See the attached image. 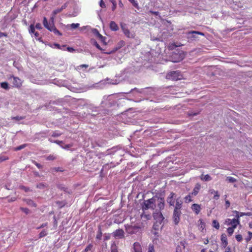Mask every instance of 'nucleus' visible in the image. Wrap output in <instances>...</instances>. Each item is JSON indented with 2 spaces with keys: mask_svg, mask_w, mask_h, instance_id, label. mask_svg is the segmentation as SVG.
Returning <instances> with one entry per match:
<instances>
[{
  "mask_svg": "<svg viewBox=\"0 0 252 252\" xmlns=\"http://www.w3.org/2000/svg\"><path fill=\"white\" fill-rule=\"evenodd\" d=\"M166 78L169 80H178L181 79L183 78V76L179 70L172 71L167 73Z\"/></svg>",
  "mask_w": 252,
  "mask_h": 252,
  "instance_id": "1",
  "label": "nucleus"
},
{
  "mask_svg": "<svg viewBox=\"0 0 252 252\" xmlns=\"http://www.w3.org/2000/svg\"><path fill=\"white\" fill-rule=\"evenodd\" d=\"M185 55L182 51L174 52L171 55V61L173 63H178L182 61Z\"/></svg>",
  "mask_w": 252,
  "mask_h": 252,
  "instance_id": "2",
  "label": "nucleus"
},
{
  "mask_svg": "<svg viewBox=\"0 0 252 252\" xmlns=\"http://www.w3.org/2000/svg\"><path fill=\"white\" fill-rule=\"evenodd\" d=\"M156 208L155 200L153 198H151L145 200L142 204V209L144 211L148 209H154Z\"/></svg>",
  "mask_w": 252,
  "mask_h": 252,
  "instance_id": "3",
  "label": "nucleus"
},
{
  "mask_svg": "<svg viewBox=\"0 0 252 252\" xmlns=\"http://www.w3.org/2000/svg\"><path fill=\"white\" fill-rule=\"evenodd\" d=\"M187 34L189 35L188 38L191 40H196L197 39V37L196 36V34L200 35L202 36L205 35L203 32L194 31L189 32L187 33Z\"/></svg>",
  "mask_w": 252,
  "mask_h": 252,
  "instance_id": "4",
  "label": "nucleus"
},
{
  "mask_svg": "<svg viewBox=\"0 0 252 252\" xmlns=\"http://www.w3.org/2000/svg\"><path fill=\"white\" fill-rule=\"evenodd\" d=\"M12 78H13V79L12 83L14 87L17 88H19L22 86V81L19 77H15L13 75H10V76L8 78V79L9 80Z\"/></svg>",
  "mask_w": 252,
  "mask_h": 252,
  "instance_id": "5",
  "label": "nucleus"
},
{
  "mask_svg": "<svg viewBox=\"0 0 252 252\" xmlns=\"http://www.w3.org/2000/svg\"><path fill=\"white\" fill-rule=\"evenodd\" d=\"M181 215V211H173V221L175 225H178L179 224L180 220Z\"/></svg>",
  "mask_w": 252,
  "mask_h": 252,
  "instance_id": "6",
  "label": "nucleus"
},
{
  "mask_svg": "<svg viewBox=\"0 0 252 252\" xmlns=\"http://www.w3.org/2000/svg\"><path fill=\"white\" fill-rule=\"evenodd\" d=\"M125 232L122 229L116 230L113 233V235L116 239H122L124 238Z\"/></svg>",
  "mask_w": 252,
  "mask_h": 252,
  "instance_id": "7",
  "label": "nucleus"
},
{
  "mask_svg": "<svg viewBox=\"0 0 252 252\" xmlns=\"http://www.w3.org/2000/svg\"><path fill=\"white\" fill-rule=\"evenodd\" d=\"M140 227L138 226H130L129 225L126 227V231L129 234H134L138 231Z\"/></svg>",
  "mask_w": 252,
  "mask_h": 252,
  "instance_id": "8",
  "label": "nucleus"
},
{
  "mask_svg": "<svg viewBox=\"0 0 252 252\" xmlns=\"http://www.w3.org/2000/svg\"><path fill=\"white\" fill-rule=\"evenodd\" d=\"M122 30L125 34V35L128 37V38H133L134 36L132 34H131L129 31V30L126 28V24H121V25Z\"/></svg>",
  "mask_w": 252,
  "mask_h": 252,
  "instance_id": "9",
  "label": "nucleus"
},
{
  "mask_svg": "<svg viewBox=\"0 0 252 252\" xmlns=\"http://www.w3.org/2000/svg\"><path fill=\"white\" fill-rule=\"evenodd\" d=\"M175 194L173 192H171L167 199V202L169 203L170 206H174L175 204L174 196Z\"/></svg>",
  "mask_w": 252,
  "mask_h": 252,
  "instance_id": "10",
  "label": "nucleus"
},
{
  "mask_svg": "<svg viewBox=\"0 0 252 252\" xmlns=\"http://www.w3.org/2000/svg\"><path fill=\"white\" fill-rule=\"evenodd\" d=\"M183 201L182 199L180 198H178L176 200V204L174 209V211H181L180 209L182 207Z\"/></svg>",
  "mask_w": 252,
  "mask_h": 252,
  "instance_id": "11",
  "label": "nucleus"
},
{
  "mask_svg": "<svg viewBox=\"0 0 252 252\" xmlns=\"http://www.w3.org/2000/svg\"><path fill=\"white\" fill-rule=\"evenodd\" d=\"M220 240L221 242L222 246L224 248H226V246L228 245V241H227V237H226V235L225 234L223 233L221 234V237H220Z\"/></svg>",
  "mask_w": 252,
  "mask_h": 252,
  "instance_id": "12",
  "label": "nucleus"
},
{
  "mask_svg": "<svg viewBox=\"0 0 252 252\" xmlns=\"http://www.w3.org/2000/svg\"><path fill=\"white\" fill-rule=\"evenodd\" d=\"M191 209L196 215H198L200 213L201 209L200 205L195 203L191 205Z\"/></svg>",
  "mask_w": 252,
  "mask_h": 252,
  "instance_id": "13",
  "label": "nucleus"
},
{
  "mask_svg": "<svg viewBox=\"0 0 252 252\" xmlns=\"http://www.w3.org/2000/svg\"><path fill=\"white\" fill-rule=\"evenodd\" d=\"M157 222V221H156V222H155L154 223L152 229L151 230L152 234H153L155 236V237L154 238V239L153 240V243H154L155 241L156 242V241H157L156 235L158 233L157 232L158 225H157V224H156Z\"/></svg>",
  "mask_w": 252,
  "mask_h": 252,
  "instance_id": "14",
  "label": "nucleus"
},
{
  "mask_svg": "<svg viewBox=\"0 0 252 252\" xmlns=\"http://www.w3.org/2000/svg\"><path fill=\"white\" fill-rule=\"evenodd\" d=\"M200 188H201V185L199 183H197L195 185V186L193 189V191L190 193L192 195L196 196L199 192Z\"/></svg>",
  "mask_w": 252,
  "mask_h": 252,
  "instance_id": "15",
  "label": "nucleus"
},
{
  "mask_svg": "<svg viewBox=\"0 0 252 252\" xmlns=\"http://www.w3.org/2000/svg\"><path fill=\"white\" fill-rule=\"evenodd\" d=\"M66 7V4H64L62 6V7L60 8H57L55 9L52 13L53 17L52 18H54V17L55 16L56 14H57L61 12L64 9H65Z\"/></svg>",
  "mask_w": 252,
  "mask_h": 252,
  "instance_id": "16",
  "label": "nucleus"
},
{
  "mask_svg": "<svg viewBox=\"0 0 252 252\" xmlns=\"http://www.w3.org/2000/svg\"><path fill=\"white\" fill-rule=\"evenodd\" d=\"M237 219H232L231 221L230 222V224L232 225V226L233 228H236L237 226L238 225V224H239V216L238 215L237 216Z\"/></svg>",
  "mask_w": 252,
  "mask_h": 252,
  "instance_id": "17",
  "label": "nucleus"
},
{
  "mask_svg": "<svg viewBox=\"0 0 252 252\" xmlns=\"http://www.w3.org/2000/svg\"><path fill=\"white\" fill-rule=\"evenodd\" d=\"M133 250L134 252H142L140 244L138 242H135L133 244Z\"/></svg>",
  "mask_w": 252,
  "mask_h": 252,
  "instance_id": "18",
  "label": "nucleus"
},
{
  "mask_svg": "<svg viewBox=\"0 0 252 252\" xmlns=\"http://www.w3.org/2000/svg\"><path fill=\"white\" fill-rule=\"evenodd\" d=\"M43 24L44 26L49 30V29H51L52 26H54L53 24H49L48 20L46 17H44L43 20Z\"/></svg>",
  "mask_w": 252,
  "mask_h": 252,
  "instance_id": "19",
  "label": "nucleus"
},
{
  "mask_svg": "<svg viewBox=\"0 0 252 252\" xmlns=\"http://www.w3.org/2000/svg\"><path fill=\"white\" fill-rule=\"evenodd\" d=\"M110 28L113 31H117L119 30L118 25L114 21H111L110 22Z\"/></svg>",
  "mask_w": 252,
  "mask_h": 252,
  "instance_id": "20",
  "label": "nucleus"
},
{
  "mask_svg": "<svg viewBox=\"0 0 252 252\" xmlns=\"http://www.w3.org/2000/svg\"><path fill=\"white\" fill-rule=\"evenodd\" d=\"M200 179L201 180L205 181H208L212 180V178L208 174L205 175H202L200 177Z\"/></svg>",
  "mask_w": 252,
  "mask_h": 252,
  "instance_id": "21",
  "label": "nucleus"
},
{
  "mask_svg": "<svg viewBox=\"0 0 252 252\" xmlns=\"http://www.w3.org/2000/svg\"><path fill=\"white\" fill-rule=\"evenodd\" d=\"M110 250L111 252H118V247L115 242L112 243Z\"/></svg>",
  "mask_w": 252,
  "mask_h": 252,
  "instance_id": "22",
  "label": "nucleus"
},
{
  "mask_svg": "<svg viewBox=\"0 0 252 252\" xmlns=\"http://www.w3.org/2000/svg\"><path fill=\"white\" fill-rule=\"evenodd\" d=\"M49 30L51 32H54L55 34H58L60 35H62V33L60 32V31L57 29L55 26L54 25L52 26L51 29H49Z\"/></svg>",
  "mask_w": 252,
  "mask_h": 252,
  "instance_id": "23",
  "label": "nucleus"
},
{
  "mask_svg": "<svg viewBox=\"0 0 252 252\" xmlns=\"http://www.w3.org/2000/svg\"><path fill=\"white\" fill-rule=\"evenodd\" d=\"M26 203L28 205L36 207L37 206L36 204L31 199H27L26 200Z\"/></svg>",
  "mask_w": 252,
  "mask_h": 252,
  "instance_id": "24",
  "label": "nucleus"
},
{
  "mask_svg": "<svg viewBox=\"0 0 252 252\" xmlns=\"http://www.w3.org/2000/svg\"><path fill=\"white\" fill-rule=\"evenodd\" d=\"M213 226L217 230L220 229V226L219 222L217 220H213L212 221Z\"/></svg>",
  "mask_w": 252,
  "mask_h": 252,
  "instance_id": "25",
  "label": "nucleus"
},
{
  "mask_svg": "<svg viewBox=\"0 0 252 252\" xmlns=\"http://www.w3.org/2000/svg\"><path fill=\"white\" fill-rule=\"evenodd\" d=\"M191 194L190 193H189L188 195H187L185 198V201L186 203H189L192 201L191 199Z\"/></svg>",
  "mask_w": 252,
  "mask_h": 252,
  "instance_id": "26",
  "label": "nucleus"
},
{
  "mask_svg": "<svg viewBox=\"0 0 252 252\" xmlns=\"http://www.w3.org/2000/svg\"><path fill=\"white\" fill-rule=\"evenodd\" d=\"M52 47H54V48H57L59 49H61V50H64V48L66 47L65 45H63V46H61L59 44H58V43H54L53 45V46H52Z\"/></svg>",
  "mask_w": 252,
  "mask_h": 252,
  "instance_id": "27",
  "label": "nucleus"
},
{
  "mask_svg": "<svg viewBox=\"0 0 252 252\" xmlns=\"http://www.w3.org/2000/svg\"><path fill=\"white\" fill-rule=\"evenodd\" d=\"M93 32L94 35L98 38H102V35L99 33V32L96 29H94L93 30Z\"/></svg>",
  "mask_w": 252,
  "mask_h": 252,
  "instance_id": "28",
  "label": "nucleus"
},
{
  "mask_svg": "<svg viewBox=\"0 0 252 252\" xmlns=\"http://www.w3.org/2000/svg\"><path fill=\"white\" fill-rule=\"evenodd\" d=\"M226 180L228 182L232 183H235L237 181V180L236 179H235L234 178L231 177V176L227 177Z\"/></svg>",
  "mask_w": 252,
  "mask_h": 252,
  "instance_id": "29",
  "label": "nucleus"
},
{
  "mask_svg": "<svg viewBox=\"0 0 252 252\" xmlns=\"http://www.w3.org/2000/svg\"><path fill=\"white\" fill-rule=\"evenodd\" d=\"M48 185L44 183H40L36 185V188L38 189H44L47 187Z\"/></svg>",
  "mask_w": 252,
  "mask_h": 252,
  "instance_id": "30",
  "label": "nucleus"
},
{
  "mask_svg": "<svg viewBox=\"0 0 252 252\" xmlns=\"http://www.w3.org/2000/svg\"><path fill=\"white\" fill-rule=\"evenodd\" d=\"M29 31L30 34H34L36 32L35 31V27L33 24H31L30 25Z\"/></svg>",
  "mask_w": 252,
  "mask_h": 252,
  "instance_id": "31",
  "label": "nucleus"
},
{
  "mask_svg": "<svg viewBox=\"0 0 252 252\" xmlns=\"http://www.w3.org/2000/svg\"><path fill=\"white\" fill-rule=\"evenodd\" d=\"M199 226H200V229L202 230H203L205 227V224L203 222V220L202 219H199L198 220Z\"/></svg>",
  "mask_w": 252,
  "mask_h": 252,
  "instance_id": "32",
  "label": "nucleus"
},
{
  "mask_svg": "<svg viewBox=\"0 0 252 252\" xmlns=\"http://www.w3.org/2000/svg\"><path fill=\"white\" fill-rule=\"evenodd\" d=\"M0 87L5 90L9 89L8 84L7 82H4L0 83Z\"/></svg>",
  "mask_w": 252,
  "mask_h": 252,
  "instance_id": "33",
  "label": "nucleus"
},
{
  "mask_svg": "<svg viewBox=\"0 0 252 252\" xmlns=\"http://www.w3.org/2000/svg\"><path fill=\"white\" fill-rule=\"evenodd\" d=\"M102 233L101 232V228L99 227V229H98V231L97 233L96 236V238L97 239L100 240L102 237Z\"/></svg>",
  "mask_w": 252,
  "mask_h": 252,
  "instance_id": "34",
  "label": "nucleus"
},
{
  "mask_svg": "<svg viewBox=\"0 0 252 252\" xmlns=\"http://www.w3.org/2000/svg\"><path fill=\"white\" fill-rule=\"evenodd\" d=\"M47 232L45 230H42L41 232H40L39 234V238H41L42 237H44L46 236L47 235Z\"/></svg>",
  "mask_w": 252,
  "mask_h": 252,
  "instance_id": "35",
  "label": "nucleus"
},
{
  "mask_svg": "<svg viewBox=\"0 0 252 252\" xmlns=\"http://www.w3.org/2000/svg\"><path fill=\"white\" fill-rule=\"evenodd\" d=\"M57 158V157L54 155H50L46 157V159L48 160H54Z\"/></svg>",
  "mask_w": 252,
  "mask_h": 252,
  "instance_id": "36",
  "label": "nucleus"
},
{
  "mask_svg": "<svg viewBox=\"0 0 252 252\" xmlns=\"http://www.w3.org/2000/svg\"><path fill=\"white\" fill-rule=\"evenodd\" d=\"M234 229L235 228H233L232 227H229L227 229V232L229 236H231L233 234Z\"/></svg>",
  "mask_w": 252,
  "mask_h": 252,
  "instance_id": "37",
  "label": "nucleus"
},
{
  "mask_svg": "<svg viewBox=\"0 0 252 252\" xmlns=\"http://www.w3.org/2000/svg\"><path fill=\"white\" fill-rule=\"evenodd\" d=\"M8 157L3 155L2 154L0 155V162L8 160Z\"/></svg>",
  "mask_w": 252,
  "mask_h": 252,
  "instance_id": "38",
  "label": "nucleus"
},
{
  "mask_svg": "<svg viewBox=\"0 0 252 252\" xmlns=\"http://www.w3.org/2000/svg\"><path fill=\"white\" fill-rule=\"evenodd\" d=\"M67 27H69L71 29H75L79 27V24L73 23L69 25H67Z\"/></svg>",
  "mask_w": 252,
  "mask_h": 252,
  "instance_id": "39",
  "label": "nucleus"
},
{
  "mask_svg": "<svg viewBox=\"0 0 252 252\" xmlns=\"http://www.w3.org/2000/svg\"><path fill=\"white\" fill-rule=\"evenodd\" d=\"M92 43L99 50H102V49L100 47V45L95 40H92Z\"/></svg>",
  "mask_w": 252,
  "mask_h": 252,
  "instance_id": "40",
  "label": "nucleus"
},
{
  "mask_svg": "<svg viewBox=\"0 0 252 252\" xmlns=\"http://www.w3.org/2000/svg\"><path fill=\"white\" fill-rule=\"evenodd\" d=\"M25 118V116H16L12 118V120H15L16 121H20L23 120Z\"/></svg>",
  "mask_w": 252,
  "mask_h": 252,
  "instance_id": "41",
  "label": "nucleus"
},
{
  "mask_svg": "<svg viewBox=\"0 0 252 252\" xmlns=\"http://www.w3.org/2000/svg\"><path fill=\"white\" fill-rule=\"evenodd\" d=\"M148 252H155L154 247L153 244H150L149 245Z\"/></svg>",
  "mask_w": 252,
  "mask_h": 252,
  "instance_id": "42",
  "label": "nucleus"
},
{
  "mask_svg": "<svg viewBox=\"0 0 252 252\" xmlns=\"http://www.w3.org/2000/svg\"><path fill=\"white\" fill-rule=\"evenodd\" d=\"M93 245L91 244H89L84 250L83 252H88L90 251L93 248Z\"/></svg>",
  "mask_w": 252,
  "mask_h": 252,
  "instance_id": "43",
  "label": "nucleus"
},
{
  "mask_svg": "<svg viewBox=\"0 0 252 252\" xmlns=\"http://www.w3.org/2000/svg\"><path fill=\"white\" fill-rule=\"evenodd\" d=\"M235 238H236V240L238 242H240L242 241L243 240V237H242V235H241V234H237L235 236Z\"/></svg>",
  "mask_w": 252,
  "mask_h": 252,
  "instance_id": "44",
  "label": "nucleus"
},
{
  "mask_svg": "<svg viewBox=\"0 0 252 252\" xmlns=\"http://www.w3.org/2000/svg\"><path fill=\"white\" fill-rule=\"evenodd\" d=\"M20 210L27 215L29 214L30 212V210L27 208L21 207Z\"/></svg>",
  "mask_w": 252,
  "mask_h": 252,
  "instance_id": "45",
  "label": "nucleus"
},
{
  "mask_svg": "<svg viewBox=\"0 0 252 252\" xmlns=\"http://www.w3.org/2000/svg\"><path fill=\"white\" fill-rule=\"evenodd\" d=\"M219 197H220V194H219L218 191H216L215 192V195L213 197V198L215 200H218V199H219Z\"/></svg>",
  "mask_w": 252,
  "mask_h": 252,
  "instance_id": "46",
  "label": "nucleus"
},
{
  "mask_svg": "<svg viewBox=\"0 0 252 252\" xmlns=\"http://www.w3.org/2000/svg\"><path fill=\"white\" fill-rule=\"evenodd\" d=\"M33 163L36 165V166L38 168V169H41L42 168L43 166L42 165H41L40 164L37 163L36 161H33Z\"/></svg>",
  "mask_w": 252,
  "mask_h": 252,
  "instance_id": "47",
  "label": "nucleus"
},
{
  "mask_svg": "<svg viewBox=\"0 0 252 252\" xmlns=\"http://www.w3.org/2000/svg\"><path fill=\"white\" fill-rule=\"evenodd\" d=\"M99 39L101 40V42L103 43L104 45H106L107 44L106 42V38L105 37L102 36V38H99Z\"/></svg>",
  "mask_w": 252,
  "mask_h": 252,
  "instance_id": "48",
  "label": "nucleus"
},
{
  "mask_svg": "<svg viewBox=\"0 0 252 252\" xmlns=\"http://www.w3.org/2000/svg\"><path fill=\"white\" fill-rule=\"evenodd\" d=\"M47 225H48V223L47 222L43 223L40 226L37 227L36 228V229H39L40 228H44V227L47 226Z\"/></svg>",
  "mask_w": 252,
  "mask_h": 252,
  "instance_id": "49",
  "label": "nucleus"
},
{
  "mask_svg": "<svg viewBox=\"0 0 252 252\" xmlns=\"http://www.w3.org/2000/svg\"><path fill=\"white\" fill-rule=\"evenodd\" d=\"M61 135V133H58V132H57V131H54V132L53 133V134H52V136L53 137H58V136H60Z\"/></svg>",
  "mask_w": 252,
  "mask_h": 252,
  "instance_id": "50",
  "label": "nucleus"
},
{
  "mask_svg": "<svg viewBox=\"0 0 252 252\" xmlns=\"http://www.w3.org/2000/svg\"><path fill=\"white\" fill-rule=\"evenodd\" d=\"M56 172H63V170L61 167H55L53 169Z\"/></svg>",
  "mask_w": 252,
  "mask_h": 252,
  "instance_id": "51",
  "label": "nucleus"
},
{
  "mask_svg": "<svg viewBox=\"0 0 252 252\" xmlns=\"http://www.w3.org/2000/svg\"><path fill=\"white\" fill-rule=\"evenodd\" d=\"M35 27V28H36L37 29H38V30H41V29H42V26H41V24H40V23H37V24L35 25V27Z\"/></svg>",
  "mask_w": 252,
  "mask_h": 252,
  "instance_id": "52",
  "label": "nucleus"
},
{
  "mask_svg": "<svg viewBox=\"0 0 252 252\" xmlns=\"http://www.w3.org/2000/svg\"><path fill=\"white\" fill-rule=\"evenodd\" d=\"M158 221L160 220H164L163 216L161 213L158 212Z\"/></svg>",
  "mask_w": 252,
  "mask_h": 252,
  "instance_id": "53",
  "label": "nucleus"
},
{
  "mask_svg": "<svg viewBox=\"0 0 252 252\" xmlns=\"http://www.w3.org/2000/svg\"><path fill=\"white\" fill-rule=\"evenodd\" d=\"M20 188H21V189H22L24 190L26 192H27V191L30 190L29 188H27L26 187L23 186H21Z\"/></svg>",
  "mask_w": 252,
  "mask_h": 252,
  "instance_id": "54",
  "label": "nucleus"
},
{
  "mask_svg": "<svg viewBox=\"0 0 252 252\" xmlns=\"http://www.w3.org/2000/svg\"><path fill=\"white\" fill-rule=\"evenodd\" d=\"M230 206V203L228 200H225V207L226 208H228Z\"/></svg>",
  "mask_w": 252,
  "mask_h": 252,
  "instance_id": "55",
  "label": "nucleus"
},
{
  "mask_svg": "<svg viewBox=\"0 0 252 252\" xmlns=\"http://www.w3.org/2000/svg\"><path fill=\"white\" fill-rule=\"evenodd\" d=\"M3 36L7 37V34L5 32H0V38L2 37Z\"/></svg>",
  "mask_w": 252,
  "mask_h": 252,
  "instance_id": "56",
  "label": "nucleus"
},
{
  "mask_svg": "<svg viewBox=\"0 0 252 252\" xmlns=\"http://www.w3.org/2000/svg\"><path fill=\"white\" fill-rule=\"evenodd\" d=\"M157 211H156L155 212L153 213V217L155 220H156L158 218V213H156Z\"/></svg>",
  "mask_w": 252,
  "mask_h": 252,
  "instance_id": "57",
  "label": "nucleus"
},
{
  "mask_svg": "<svg viewBox=\"0 0 252 252\" xmlns=\"http://www.w3.org/2000/svg\"><path fill=\"white\" fill-rule=\"evenodd\" d=\"M100 6L102 7V8H103V7H105V3L104 2L103 0H101L100 1Z\"/></svg>",
  "mask_w": 252,
  "mask_h": 252,
  "instance_id": "58",
  "label": "nucleus"
},
{
  "mask_svg": "<svg viewBox=\"0 0 252 252\" xmlns=\"http://www.w3.org/2000/svg\"><path fill=\"white\" fill-rule=\"evenodd\" d=\"M66 50L67 51L69 52H73V51H74V49L73 48L70 47H67Z\"/></svg>",
  "mask_w": 252,
  "mask_h": 252,
  "instance_id": "59",
  "label": "nucleus"
},
{
  "mask_svg": "<svg viewBox=\"0 0 252 252\" xmlns=\"http://www.w3.org/2000/svg\"><path fill=\"white\" fill-rule=\"evenodd\" d=\"M178 46H179V45H175V44L174 43V44H171L169 46V48H170L171 49H173L174 48L176 47H178Z\"/></svg>",
  "mask_w": 252,
  "mask_h": 252,
  "instance_id": "60",
  "label": "nucleus"
},
{
  "mask_svg": "<svg viewBox=\"0 0 252 252\" xmlns=\"http://www.w3.org/2000/svg\"><path fill=\"white\" fill-rule=\"evenodd\" d=\"M79 67H80L81 68H88L89 67V65L88 64H81Z\"/></svg>",
  "mask_w": 252,
  "mask_h": 252,
  "instance_id": "61",
  "label": "nucleus"
},
{
  "mask_svg": "<svg viewBox=\"0 0 252 252\" xmlns=\"http://www.w3.org/2000/svg\"><path fill=\"white\" fill-rule=\"evenodd\" d=\"M176 252H181V248L180 246H178L176 249Z\"/></svg>",
  "mask_w": 252,
  "mask_h": 252,
  "instance_id": "62",
  "label": "nucleus"
},
{
  "mask_svg": "<svg viewBox=\"0 0 252 252\" xmlns=\"http://www.w3.org/2000/svg\"><path fill=\"white\" fill-rule=\"evenodd\" d=\"M129 1H130L132 3H133V5L134 6H136L137 5V3H136V1L135 0H129Z\"/></svg>",
  "mask_w": 252,
  "mask_h": 252,
  "instance_id": "63",
  "label": "nucleus"
},
{
  "mask_svg": "<svg viewBox=\"0 0 252 252\" xmlns=\"http://www.w3.org/2000/svg\"><path fill=\"white\" fill-rule=\"evenodd\" d=\"M224 252H232L231 248L229 247H226Z\"/></svg>",
  "mask_w": 252,
  "mask_h": 252,
  "instance_id": "64",
  "label": "nucleus"
}]
</instances>
